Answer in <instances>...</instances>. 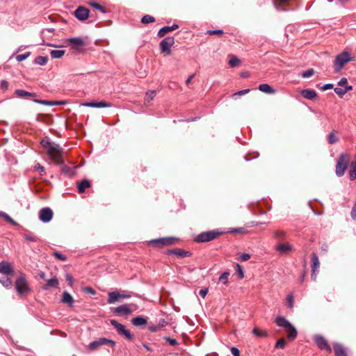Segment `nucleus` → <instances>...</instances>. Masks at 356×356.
I'll return each mask as SVG.
<instances>
[{
  "instance_id": "obj_1",
  "label": "nucleus",
  "mask_w": 356,
  "mask_h": 356,
  "mask_svg": "<svg viewBox=\"0 0 356 356\" xmlns=\"http://www.w3.org/2000/svg\"><path fill=\"white\" fill-rule=\"evenodd\" d=\"M41 145L47 150L48 155L58 163H61L62 161L58 156L63 153V149L58 145L51 142L48 137H44L40 142Z\"/></svg>"
},
{
  "instance_id": "obj_2",
  "label": "nucleus",
  "mask_w": 356,
  "mask_h": 356,
  "mask_svg": "<svg viewBox=\"0 0 356 356\" xmlns=\"http://www.w3.org/2000/svg\"><path fill=\"white\" fill-rule=\"evenodd\" d=\"M222 234V232L219 229H215L207 232H203L196 235L193 239L195 243H207L211 241Z\"/></svg>"
},
{
  "instance_id": "obj_3",
  "label": "nucleus",
  "mask_w": 356,
  "mask_h": 356,
  "mask_svg": "<svg viewBox=\"0 0 356 356\" xmlns=\"http://www.w3.org/2000/svg\"><path fill=\"white\" fill-rule=\"evenodd\" d=\"M349 163V156L346 153H342L340 154L336 165V175L338 177H342L347 168Z\"/></svg>"
},
{
  "instance_id": "obj_4",
  "label": "nucleus",
  "mask_w": 356,
  "mask_h": 356,
  "mask_svg": "<svg viewBox=\"0 0 356 356\" xmlns=\"http://www.w3.org/2000/svg\"><path fill=\"white\" fill-rule=\"evenodd\" d=\"M179 238L174 236L163 237L150 240L148 243L150 245L156 248H161L165 245H171L175 244Z\"/></svg>"
},
{
  "instance_id": "obj_5",
  "label": "nucleus",
  "mask_w": 356,
  "mask_h": 356,
  "mask_svg": "<svg viewBox=\"0 0 356 356\" xmlns=\"http://www.w3.org/2000/svg\"><path fill=\"white\" fill-rule=\"evenodd\" d=\"M110 323L111 325L116 329L119 334L124 336L129 340H132L134 339V336L131 334L129 330L126 329L124 325L118 323L116 320L114 319L111 320Z\"/></svg>"
},
{
  "instance_id": "obj_6",
  "label": "nucleus",
  "mask_w": 356,
  "mask_h": 356,
  "mask_svg": "<svg viewBox=\"0 0 356 356\" xmlns=\"http://www.w3.org/2000/svg\"><path fill=\"white\" fill-rule=\"evenodd\" d=\"M15 287L19 293H26L30 291L28 283L24 275H21L15 282Z\"/></svg>"
},
{
  "instance_id": "obj_7",
  "label": "nucleus",
  "mask_w": 356,
  "mask_h": 356,
  "mask_svg": "<svg viewBox=\"0 0 356 356\" xmlns=\"http://www.w3.org/2000/svg\"><path fill=\"white\" fill-rule=\"evenodd\" d=\"M107 344H111L112 346H115L116 343L115 341L102 337L98 339L97 340L93 341L90 342L88 345V348L91 350L96 349L97 347L100 346H104Z\"/></svg>"
},
{
  "instance_id": "obj_8",
  "label": "nucleus",
  "mask_w": 356,
  "mask_h": 356,
  "mask_svg": "<svg viewBox=\"0 0 356 356\" xmlns=\"http://www.w3.org/2000/svg\"><path fill=\"white\" fill-rule=\"evenodd\" d=\"M314 341L316 346L321 350H325L327 353H332V348L328 345L327 340L321 335H315Z\"/></svg>"
},
{
  "instance_id": "obj_9",
  "label": "nucleus",
  "mask_w": 356,
  "mask_h": 356,
  "mask_svg": "<svg viewBox=\"0 0 356 356\" xmlns=\"http://www.w3.org/2000/svg\"><path fill=\"white\" fill-rule=\"evenodd\" d=\"M174 43L175 39L173 37H167L163 39L160 42V49L161 52L169 54L170 53V49Z\"/></svg>"
},
{
  "instance_id": "obj_10",
  "label": "nucleus",
  "mask_w": 356,
  "mask_h": 356,
  "mask_svg": "<svg viewBox=\"0 0 356 356\" xmlns=\"http://www.w3.org/2000/svg\"><path fill=\"white\" fill-rule=\"evenodd\" d=\"M53 215V211L49 207H44L39 211V219L42 222L47 223L51 220Z\"/></svg>"
},
{
  "instance_id": "obj_11",
  "label": "nucleus",
  "mask_w": 356,
  "mask_h": 356,
  "mask_svg": "<svg viewBox=\"0 0 356 356\" xmlns=\"http://www.w3.org/2000/svg\"><path fill=\"white\" fill-rule=\"evenodd\" d=\"M352 59L353 58L347 51H343L336 57L335 65L336 67H343Z\"/></svg>"
},
{
  "instance_id": "obj_12",
  "label": "nucleus",
  "mask_w": 356,
  "mask_h": 356,
  "mask_svg": "<svg viewBox=\"0 0 356 356\" xmlns=\"http://www.w3.org/2000/svg\"><path fill=\"white\" fill-rule=\"evenodd\" d=\"M67 41L71 48L74 50H81L85 45L83 40L80 38H71Z\"/></svg>"
},
{
  "instance_id": "obj_13",
  "label": "nucleus",
  "mask_w": 356,
  "mask_h": 356,
  "mask_svg": "<svg viewBox=\"0 0 356 356\" xmlns=\"http://www.w3.org/2000/svg\"><path fill=\"white\" fill-rule=\"evenodd\" d=\"M89 10L86 8L79 6L74 11V16L80 21H84L88 18Z\"/></svg>"
},
{
  "instance_id": "obj_14",
  "label": "nucleus",
  "mask_w": 356,
  "mask_h": 356,
  "mask_svg": "<svg viewBox=\"0 0 356 356\" xmlns=\"http://www.w3.org/2000/svg\"><path fill=\"white\" fill-rule=\"evenodd\" d=\"M114 313L118 316H128L132 313V310L128 305L124 304L117 307L114 310Z\"/></svg>"
},
{
  "instance_id": "obj_15",
  "label": "nucleus",
  "mask_w": 356,
  "mask_h": 356,
  "mask_svg": "<svg viewBox=\"0 0 356 356\" xmlns=\"http://www.w3.org/2000/svg\"><path fill=\"white\" fill-rule=\"evenodd\" d=\"M59 282L58 278L54 276L47 280V283L42 287L43 290H49L51 288H57Z\"/></svg>"
},
{
  "instance_id": "obj_16",
  "label": "nucleus",
  "mask_w": 356,
  "mask_h": 356,
  "mask_svg": "<svg viewBox=\"0 0 356 356\" xmlns=\"http://www.w3.org/2000/svg\"><path fill=\"white\" fill-rule=\"evenodd\" d=\"M168 253L170 254H175L179 257H190L191 255V252H188V251H186L185 250L180 249V248L170 250H168Z\"/></svg>"
},
{
  "instance_id": "obj_17",
  "label": "nucleus",
  "mask_w": 356,
  "mask_h": 356,
  "mask_svg": "<svg viewBox=\"0 0 356 356\" xmlns=\"http://www.w3.org/2000/svg\"><path fill=\"white\" fill-rule=\"evenodd\" d=\"M300 94L304 98L309 100H314L317 97L316 92L313 89H304Z\"/></svg>"
},
{
  "instance_id": "obj_18",
  "label": "nucleus",
  "mask_w": 356,
  "mask_h": 356,
  "mask_svg": "<svg viewBox=\"0 0 356 356\" xmlns=\"http://www.w3.org/2000/svg\"><path fill=\"white\" fill-rule=\"evenodd\" d=\"M13 273V270L9 263L4 261L0 262V273L8 275H12Z\"/></svg>"
},
{
  "instance_id": "obj_19",
  "label": "nucleus",
  "mask_w": 356,
  "mask_h": 356,
  "mask_svg": "<svg viewBox=\"0 0 356 356\" xmlns=\"http://www.w3.org/2000/svg\"><path fill=\"white\" fill-rule=\"evenodd\" d=\"M179 28L177 24H173L172 26H165L160 29L158 32V36L161 38L165 36L168 33L175 31Z\"/></svg>"
},
{
  "instance_id": "obj_20",
  "label": "nucleus",
  "mask_w": 356,
  "mask_h": 356,
  "mask_svg": "<svg viewBox=\"0 0 356 356\" xmlns=\"http://www.w3.org/2000/svg\"><path fill=\"white\" fill-rule=\"evenodd\" d=\"M333 348L335 356H347L346 351L341 344L339 343H334L333 344Z\"/></svg>"
},
{
  "instance_id": "obj_21",
  "label": "nucleus",
  "mask_w": 356,
  "mask_h": 356,
  "mask_svg": "<svg viewBox=\"0 0 356 356\" xmlns=\"http://www.w3.org/2000/svg\"><path fill=\"white\" fill-rule=\"evenodd\" d=\"M275 323L277 325V326L281 327H284L285 329L286 327L291 326V324L284 316H277L275 318Z\"/></svg>"
},
{
  "instance_id": "obj_22",
  "label": "nucleus",
  "mask_w": 356,
  "mask_h": 356,
  "mask_svg": "<svg viewBox=\"0 0 356 356\" xmlns=\"http://www.w3.org/2000/svg\"><path fill=\"white\" fill-rule=\"evenodd\" d=\"M131 323L134 326L140 327L147 324V321L145 318L138 316L131 320Z\"/></svg>"
},
{
  "instance_id": "obj_23",
  "label": "nucleus",
  "mask_w": 356,
  "mask_h": 356,
  "mask_svg": "<svg viewBox=\"0 0 356 356\" xmlns=\"http://www.w3.org/2000/svg\"><path fill=\"white\" fill-rule=\"evenodd\" d=\"M319 267L320 262L318 255L316 253L313 252L312 254V271H314V273L318 271Z\"/></svg>"
},
{
  "instance_id": "obj_24",
  "label": "nucleus",
  "mask_w": 356,
  "mask_h": 356,
  "mask_svg": "<svg viewBox=\"0 0 356 356\" xmlns=\"http://www.w3.org/2000/svg\"><path fill=\"white\" fill-rule=\"evenodd\" d=\"M275 250L281 254H284L290 252L292 250V246L289 244L280 243L275 247Z\"/></svg>"
},
{
  "instance_id": "obj_25",
  "label": "nucleus",
  "mask_w": 356,
  "mask_h": 356,
  "mask_svg": "<svg viewBox=\"0 0 356 356\" xmlns=\"http://www.w3.org/2000/svg\"><path fill=\"white\" fill-rule=\"evenodd\" d=\"M120 298V293L116 291H112L108 293V298L107 302L108 304H113L119 300Z\"/></svg>"
},
{
  "instance_id": "obj_26",
  "label": "nucleus",
  "mask_w": 356,
  "mask_h": 356,
  "mask_svg": "<svg viewBox=\"0 0 356 356\" xmlns=\"http://www.w3.org/2000/svg\"><path fill=\"white\" fill-rule=\"evenodd\" d=\"M353 87L351 86H346V87H336L334 88V92L340 97H342L348 90H351Z\"/></svg>"
},
{
  "instance_id": "obj_27",
  "label": "nucleus",
  "mask_w": 356,
  "mask_h": 356,
  "mask_svg": "<svg viewBox=\"0 0 356 356\" xmlns=\"http://www.w3.org/2000/svg\"><path fill=\"white\" fill-rule=\"evenodd\" d=\"M90 186V182L88 179H83L77 185L79 193H83L87 188Z\"/></svg>"
},
{
  "instance_id": "obj_28",
  "label": "nucleus",
  "mask_w": 356,
  "mask_h": 356,
  "mask_svg": "<svg viewBox=\"0 0 356 356\" xmlns=\"http://www.w3.org/2000/svg\"><path fill=\"white\" fill-rule=\"evenodd\" d=\"M61 301L64 303L68 304L70 306H72L74 303L73 297L70 293L67 291L63 292Z\"/></svg>"
},
{
  "instance_id": "obj_29",
  "label": "nucleus",
  "mask_w": 356,
  "mask_h": 356,
  "mask_svg": "<svg viewBox=\"0 0 356 356\" xmlns=\"http://www.w3.org/2000/svg\"><path fill=\"white\" fill-rule=\"evenodd\" d=\"M286 330L289 339L293 340L294 339L296 338L298 335V332L296 327L292 324H291V326L286 327Z\"/></svg>"
},
{
  "instance_id": "obj_30",
  "label": "nucleus",
  "mask_w": 356,
  "mask_h": 356,
  "mask_svg": "<svg viewBox=\"0 0 356 356\" xmlns=\"http://www.w3.org/2000/svg\"><path fill=\"white\" fill-rule=\"evenodd\" d=\"M259 90L267 94H272L275 92V90L267 83H262L259 86Z\"/></svg>"
},
{
  "instance_id": "obj_31",
  "label": "nucleus",
  "mask_w": 356,
  "mask_h": 356,
  "mask_svg": "<svg viewBox=\"0 0 356 356\" xmlns=\"http://www.w3.org/2000/svg\"><path fill=\"white\" fill-rule=\"evenodd\" d=\"M0 217L3 218L6 222H9L13 226H19L18 222L14 220L8 214L3 211H0Z\"/></svg>"
},
{
  "instance_id": "obj_32",
  "label": "nucleus",
  "mask_w": 356,
  "mask_h": 356,
  "mask_svg": "<svg viewBox=\"0 0 356 356\" xmlns=\"http://www.w3.org/2000/svg\"><path fill=\"white\" fill-rule=\"evenodd\" d=\"M0 217L3 218L6 222H9L13 226H19L18 222L14 220L8 214L3 211H0Z\"/></svg>"
},
{
  "instance_id": "obj_33",
  "label": "nucleus",
  "mask_w": 356,
  "mask_h": 356,
  "mask_svg": "<svg viewBox=\"0 0 356 356\" xmlns=\"http://www.w3.org/2000/svg\"><path fill=\"white\" fill-rule=\"evenodd\" d=\"M156 91L155 90H148L145 94V103L146 104H149V102L154 98L156 96Z\"/></svg>"
},
{
  "instance_id": "obj_34",
  "label": "nucleus",
  "mask_w": 356,
  "mask_h": 356,
  "mask_svg": "<svg viewBox=\"0 0 356 356\" xmlns=\"http://www.w3.org/2000/svg\"><path fill=\"white\" fill-rule=\"evenodd\" d=\"M15 93L16 94L17 96H18L19 97H24L25 96H30V97L35 96V93L29 92L28 91L21 90V89L16 90Z\"/></svg>"
},
{
  "instance_id": "obj_35",
  "label": "nucleus",
  "mask_w": 356,
  "mask_h": 356,
  "mask_svg": "<svg viewBox=\"0 0 356 356\" xmlns=\"http://www.w3.org/2000/svg\"><path fill=\"white\" fill-rule=\"evenodd\" d=\"M289 0H273L274 5L277 10H285V8H282V6L286 5Z\"/></svg>"
},
{
  "instance_id": "obj_36",
  "label": "nucleus",
  "mask_w": 356,
  "mask_h": 356,
  "mask_svg": "<svg viewBox=\"0 0 356 356\" xmlns=\"http://www.w3.org/2000/svg\"><path fill=\"white\" fill-rule=\"evenodd\" d=\"M286 232L283 230H275L273 232V236L277 241H282L284 238Z\"/></svg>"
},
{
  "instance_id": "obj_37",
  "label": "nucleus",
  "mask_w": 356,
  "mask_h": 356,
  "mask_svg": "<svg viewBox=\"0 0 356 356\" xmlns=\"http://www.w3.org/2000/svg\"><path fill=\"white\" fill-rule=\"evenodd\" d=\"M339 140V138L336 136L335 131H332L327 136V142L329 144L332 145Z\"/></svg>"
},
{
  "instance_id": "obj_38",
  "label": "nucleus",
  "mask_w": 356,
  "mask_h": 356,
  "mask_svg": "<svg viewBox=\"0 0 356 356\" xmlns=\"http://www.w3.org/2000/svg\"><path fill=\"white\" fill-rule=\"evenodd\" d=\"M252 334L257 337H267L268 333L266 331L259 330L257 327H254L252 331Z\"/></svg>"
},
{
  "instance_id": "obj_39",
  "label": "nucleus",
  "mask_w": 356,
  "mask_h": 356,
  "mask_svg": "<svg viewBox=\"0 0 356 356\" xmlns=\"http://www.w3.org/2000/svg\"><path fill=\"white\" fill-rule=\"evenodd\" d=\"M65 54L64 50H51L50 55L52 58H60Z\"/></svg>"
},
{
  "instance_id": "obj_40",
  "label": "nucleus",
  "mask_w": 356,
  "mask_h": 356,
  "mask_svg": "<svg viewBox=\"0 0 356 356\" xmlns=\"http://www.w3.org/2000/svg\"><path fill=\"white\" fill-rule=\"evenodd\" d=\"M47 57L39 56L35 58L34 63L39 65H44L47 63Z\"/></svg>"
},
{
  "instance_id": "obj_41",
  "label": "nucleus",
  "mask_w": 356,
  "mask_h": 356,
  "mask_svg": "<svg viewBox=\"0 0 356 356\" xmlns=\"http://www.w3.org/2000/svg\"><path fill=\"white\" fill-rule=\"evenodd\" d=\"M229 273L228 271L224 272L218 278V281L223 284L227 285L228 284Z\"/></svg>"
},
{
  "instance_id": "obj_42",
  "label": "nucleus",
  "mask_w": 356,
  "mask_h": 356,
  "mask_svg": "<svg viewBox=\"0 0 356 356\" xmlns=\"http://www.w3.org/2000/svg\"><path fill=\"white\" fill-rule=\"evenodd\" d=\"M229 64L231 67H235L241 64L240 59L236 56H230V58L229 60Z\"/></svg>"
},
{
  "instance_id": "obj_43",
  "label": "nucleus",
  "mask_w": 356,
  "mask_h": 356,
  "mask_svg": "<svg viewBox=\"0 0 356 356\" xmlns=\"http://www.w3.org/2000/svg\"><path fill=\"white\" fill-rule=\"evenodd\" d=\"M0 283H1L2 285L7 289H9L12 286V282L8 277H3L0 279Z\"/></svg>"
},
{
  "instance_id": "obj_44",
  "label": "nucleus",
  "mask_w": 356,
  "mask_h": 356,
  "mask_svg": "<svg viewBox=\"0 0 356 356\" xmlns=\"http://www.w3.org/2000/svg\"><path fill=\"white\" fill-rule=\"evenodd\" d=\"M314 70L312 68H309V70L302 72L300 75L302 78L307 79L309 78L314 74Z\"/></svg>"
},
{
  "instance_id": "obj_45",
  "label": "nucleus",
  "mask_w": 356,
  "mask_h": 356,
  "mask_svg": "<svg viewBox=\"0 0 356 356\" xmlns=\"http://www.w3.org/2000/svg\"><path fill=\"white\" fill-rule=\"evenodd\" d=\"M154 17L148 15L143 16L141 19V23L145 24L154 22Z\"/></svg>"
},
{
  "instance_id": "obj_46",
  "label": "nucleus",
  "mask_w": 356,
  "mask_h": 356,
  "mask_svg": "<svg viewBox=\"0 0 356 356\" xmlns=\"http://www.w3.org/2000/svg\"><path fill=\"white\" fill-rule=\"evenodd\" d=\"M286 345V341L284 338L278 339L275 343L276 348H284Z\"/></svg>"
},
{
  "instance_id": "obj_47",
  "label": "nucleus",
  "mask_w": 356,
  "mask_h": 356,
  "mask_svg": "<svg viewBox=\"0 0 356 356\" xmlns=\"http://www.w3.org/2000/svg\"><path fill=\"white\" fill-rule=\"evenodd\" d=\"M30 56V52H26L25 54H19V55H17L15 56V59L20 62V61H22L24 60H25L26 58H28L29 56Z\"/></svg>"
},
{
  "instance_id": "obj_48",
  "label": "nucleus",
  "mask_w": 356,
  "mask_h": 356,
  "mask_svg": "<svg viewBox=\"0 0 356 356\" xmlns=\"http://www.w3.org/2000/svg\"><path fill=\"white\" fill-rule=\"evenodd\" d=\"M249 92H250V89H244V90H239L233 94V97L234 99H236L237 97L245 95V94L248 93Z\"/></svg>"
},
{
  "instance_id": "obj_49",
  "label": "nucleus",
  "mask_w": 356,
  "mask_h": 356,
  "mask_svg": "<svg viewBox=\"0 0 356 356\" xmlns=\"http://www.w3.org/2000/svg\"><path fill=\"white\" fill-rule=\"evenodd\" d=\"M286 302H287L289 307L293 308L294 300H293V296L292 293L289 294L287 296V297H286Z\"/></svg>"
},
{
  "instance_id": "obj_50",
  "label": "nucleus",
  "mask_w": 356,
  "mask_h": 356,
  "mask_svg": "<svg viewBox=\"0 0 356 356\" xmlns=\"http://www.w3.org/2000/svg\"><path fill=\"white\" fill-rule=\"evenodd\" d=\"M229 233L232 234H236V233H245V229L243 227H238V228H232L228 232Z\"/></svg>"
},
{
  "instance_id": "obj_51",
  "label": "nucleus",
  "mask_w": 356,
  "mask_h": 356,
  "mask_svg": "<svg viewBox=\"0 0 356 356\" xmlns=\"http://www.w3.org/2000/svg\"><path fill=\"white\" fill-rule=\"evenodd\" d=\"M24 238L31 242H36L39 240V238L37 236L33 234H26L24 235Z\"/></svg>"
},
{
  "instance_id": "obj_52",
  "label": "nucleus",
  "mask_w": 356,
  "mask_h": 356,
  "mask_svg": "<svg viewBox=\"0 0 356 356\" xmlns=\"http://www.w3.org/2000/svg\"><path fill=\"white\" fill-rule=\"evenodd\" d=\"M163 339L169 343L172 346H175L178 344V341L175 339H172L168 337H164Z\"/></svg>"
},
{
  "instance_id": "obj_53",
  "label": "nucleus",
  "mask_w": 356,
  "mask_h": 356,
  "mask_svg": "<svg viewBox=\"0 0 356 356\" xmlns=\"http://www.w3.org/2000/svg\"><path fill=\"white\" fill-rule=\"evenodd\" d=\"M134 74L138 78H143L146 76L147 72L144 68H140V70H137V72H134Z\"/></svg>"
},
{
  "instance_id": "obj_54",
  "label": "nucleus",
  "mask_w": 356,
  "mask_h": 356,
  "mask_svg": "<svg viewBox=\"0 0 356 356\" xmlns=\"http://www.w3.org/2000/svg\"><path fill=\"white\" fill-rule=\"evenodd\" d=\"M90 5L91 6H92L93 8H96V9L99 10V11H101L102 13H105V12H106V11H105V10H104V8L101 5H99V3H95V2H90Z\"/></svg>"
},
{
  "instance_id": "obj_55",
  "label": "nucleus",
  "mask_w": 356,
  "mask_h": 356,
  "mask_svg": "<svg viewBox=\"0 0 356 356\" xmlns=\"http://www.w3.org/2000/svg\"><path fill=\"white\" fill-rule=\"evenodd\" d=\"M111 106V104H108L105 102H96V108H108Z\"/></svg>"
},
{
  "instance_id": "obj_56",
  "label": "nucleus",
  "mask_w": 356,
  "mask_h": 356,
  "mask_svg": "<svg viewBox=\"0 0 356 356\" xmlns=\"http://www.w3.org/2000/svg\"><path fill=\"white\" fill-rule=\"evenodd\" d=\"M236 273L240 279H243L244 277L243 268L239 264L236 265Z\"/></svg>"
},
{
  "instance_id": "obj_57",
  "label": "nucleus",
  "mask_w": 356,
  "mask_h": 356,
  "mask_svg": "<svg viewBox=\"0 0 356 356\" xmlns=\"http://www.w3.org/2000/svg\"><path fill=\"white\" fill-rule=\"evenodd\" d=\"M33 102L35 103L40 104H42V105L53 106V104H51V101H47V100H42V99H34Z\"/></svg>"
},
{
  "instance_id": "obj_58",
  "label": "nucleus",
  "mask_w": 356,
  "mask_h": 356,
  "mask_svg": "<svg viewBox=\"0 0 356 356\" xmlns=\"http://www.w3.org/2000/svg\"><path fill=\"white\" fill-rule=\"evenodd\" d=\"M318 88L323 91L334 88V85L332 83H326L322 86H320V85L318 86Z\"/></svg>"
},
{
  "instance_id": "obj_59",
  "label": "nucleus",
  "mask_w": 356,
  "mask_h": 356,
  "mask_svg": "<svg viewBox=\"0 0 356 356\" xmlns=\"http://www.w3.org/2000/svg\"><path fill=\"white\" fill-rule=\"evenodd\" d=\"M54 256L57 258L58 259H59L60 261H65L67 257L66 256H65L64 254L58 252H54Z\"/></svg>"
},
{
  "instance_id": "obj_60",
  "label": "nucleus",
  "mask_w": 356,
  "mask_h": 356,
  "mask_svg": "<svg viewBox=\"0 0 356 356\" xmlns=\"http://www.w3.org/2000/svg\"><path fill=\"white\" fill-rule=\"evenodd\" d=\"M168 325V322L164 318H161L159 321L158 326L159 329L165 327Z\"/></svg>"
},
{
  "instance_id": "obj_61",
  "label": "nucleus",
  "mask_w": 356,
  "mask_h": 356,
  "mask_svg": "<svg viewBox=\"0 0 356 356\" xmlns=\"http://www.w3.org/2000/svg\"><path fill=\"white\" fill-rule=\"evenodd\" d=\"M347 79L346 78H342L341 80L338 82V86L340 87H346V86H348L347 84Z\"/></svg>"
},
{
  "instance_id": "obj_62",
  "label": "nucleus",
  "mask_w": 356,
  "mask_h": 356,
  "mask_svg": "<svg viewBox=\"0 0 356 356\" xmlns=\"http://www.w3.org/2000/svg\"><path fill=\"white\" fill-rule=\"evenodd\" d=\"M349 177L350 180H355L356 179V170L350 168Z\"/></svg>"
},
{
  "instance_id": "obj_63",
  "label": "nucleus",
  "mask_w": 356,
  "mask_h": 356,
  "mask_svg": "<svg viewBox=\"0 0 356 356\" xmlns=\"http://www.w3.org/2000/svg\"><path fill=\"white\" fill-rule=\"evenodd\" d=\"M250 258V255L248 253H243L240 256V259L242 261H248Z\"/></svg>"
},
{
  "instance_id": "obj_64",
  "label": "nucleus",
  "mask_w": 356,
  "mask_h": 356,
  "mask_svg": "<svg viewBox=\"0 0 356 356\" xmlns=\"http://www.w3.org/2000/svg\"><path fill=\"white\" fill-rule=\"evenodd\" d=\"M231 353L233 356H240V351L236 347H232Z\"/></svg>"
}]
</instances>
